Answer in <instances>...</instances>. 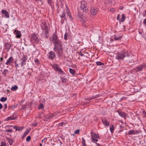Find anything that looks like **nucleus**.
<instances>
[{
    "label": "nucleus",
    "instance_id": "nucleus-1",
    "mask_svg": "<svg viewBox=\"0 0 146 146\" xmlns=\"http://www.w3.org/2000/svg\"><path fill=\"white\" fill-rule=\"evenodd\" d=\"M62 44L54 46V50L57 53L59 56H61L63 54Z\"/></svg>",
    "mask_w": 146,
    "mask_h": 146
},
{
    "label": "nucleus",
    "instance_id": "nucleus-2",
    "mask_svg": "<svg viewBox=\"0 0 146 146\" xmlns=\"http://www.w3.org/2000/svg\"><path fill=\"white\" fill-rule=\"evenodd\" d=\"M126 56H129L127 53L124 51H122L117 52V55L116 56V58L119 60H122Z\"/></svg>",
    "mask_w": 146,
    "mask_h": 146
},
{
    "label": "nucleus",
    "instance_id": "nucleus-3",
    "mask_svg": "<svg viewBox=\"0 0 146 146\" xmlns=\"http://www.w3.org/2000/svg\"><path fill=\"white\" fill-rule=\"evenodd\" d=\"M52 41L54 46L62 44L61 41L59 39L58 36L55 34H54L52 36Z\"/></svg>",
    "mask_w": 146,
    "mask_h": 146
},
{
    "label": "nucleus",
    "instance_id": "nucleus-4",
    "mask_svg": "<svg viewBox=\"0 0 146 146\" xmlns=\"http://www.w3.org/2000/svg\"><path fill=\"white\" fill-rule=\"evenodd\" d=\"M80 7L83 12L86 13L88 12V8L86 7V3L84 1H82Z\"/></svg>",
    "mask_w": 146,
    "mask_h": 146
},
{
    "label": "nucleus",
    "instance_id": "nucleus-5",
    "mask_svg": "<svg viewBox=\"0 0 146 146\" xmlns=\"http://www.w3.org/2000/svg\"><path fill=\"white\" fill-rule=\"evenodd\" d=\"M54 70L56 72H58V74L63 75L64 73L62 70L59 66L58 65H56L54 66Z\"/></svg>",
    "mask_w": 146,
    "mask_h": 146
},
{
    "label": "nucleus",
    "instance_id": "nucleus-6",
    "mask_svg": "<svg viewBox=\"0 0 146 146\" xmlns=\"http://www.w3.org/2000/svg\"><path fill=\"white\" fill-rule=\"evenodd\" d=\"M41 27L42 30L45 31V34H47L48 33V27L45 23H42L41 24Z\"/></svg>",
    "mask_w": 146,
    "mask_h": 146
},
{
    "label": "nucleus",
    "instance_id": "nucleus-7",
    "mask_svg": "<svg viewBox=\"0 0 146 146\" xmlns=\"http://www.w3.org/2000/svg\"><path fill=\"white\" fill-rule=\"evenodd\" d=\"M27 60V58L26 56L24 54L22 56V58L21 59V66H22L23 65L26 64V62Z\"/></svg>",
    "mask_w": 146,
    "mask_h": 146
},
{
    "label": "nucleus",
    "instance_id": "nucleus-8",
    "mask_svg": "<svg viewBox=\"0 0 146 146\" xmlns=\"http://www.w3.org/2000/svg\"><path fill=\"white\" fill-rule=\"evenodd\" d=\"M146 67L144 64H141L137 67L135 69V70L136 72H138L141 71L142 69L145 68Z\"/></svg>",
    "mask_w": 146,
    "mask_h": 146
},
{
    "label": "nucleus",
    "instance_id": "nucleus-9",
    "mask_svg": "<svg viewBox=\"0 0 146 146\" xmlns=\"http://www.w3.org/2000/svg\"><path fill=\"white\" fill-rule=\"evenodd\" d=\"M56 57L55 52L52 51H51L49 52L48 58L49 59L53 60Z\"/></svg>",
    "mask_w": 146,
    "mask_h": 146
},
{
    "label": "nucleus",
    "instance_id": "nucleus-10",
    "mask_svg": "<svg viewBox=\"0 0 146 146\" xmlns=\"http://www.w3.org/2000/svg\"><path fill=\"white\" fill-rule=\"evenodd\" d=\"M31 40L34 41L35 43H36L37 41L38 37L35 34H33L31 35Z\"/></svg>",
    "mask_w": 146,
    "mask_h": 146
},
{
    "label": "nucleus",
    "instance_id": "nucleus-11",
    "mask_svg": "<svg viewBox=\"0 0 146 146\" xmlns=\"http://www.w3.org/2000/svg\"><path fill=\"white\" fill-rule=\"evenodd\" d=\"M13 60L14 59L12 57H11L7 60L5 64L7 65H11L12 63H13Z\"/></svg>",
    "mask_w": 146,
    "mask_h": 146
},
{
    "label": "nucleus",
    "instance_id": "nucleus-12",
    "mask_svg": "<svg viewBox=\"0 0 146 146\" xmlns=\"http://www.w3.org/2000/svg\"><path fill=\"white\" fill-rule=\"evenodd\" d=\"M79 17L80 21L82 22H85L86 21V18L85 16L82 15L81 14H79Z\"/></svg>",
    "mask_w": 146,
    "mask_h": 146
},
{
    "label": "nucleus",
    "instance_id": "nucleus-13",
    "mask_svg": "<svg viewBox=\"0 0 146 146\" xmlns=\"http://www.w3.org/2000/svg\"><path fill=\"white\" fill-rule=\"evenodd\" d=\"M90 133L92 139L98 138L99 137V136L97 134L94 133L92 131H91Z\"/></svg>",
    "mask_w": 146,
    "mask_h": 146
},
{
    "label": "nucleus",
    "instance_id": "nucleus-14",
    "mask_svg": "<svg viewBox=\"0 0 146 146\" xmlns=\"http://www.w3.org/2000/svg\"><path fill=\"white\" fill-rule=\"evenodd\" d=\"M1 13L5 15V17L7 18H9V13L7 11L4 10H2L1 11Z\"/></svg>",
    "mask_w": 146,
    "mask_h": 146
},
{
    "label": "nucleus",
    "instance_id": "nucleus-15",
    "mask_svg": "<svg viewBox=\"0 0 146 146\" xmlns=\"http://www.w3.org/2000/svg\"><path fill=\"white\" fill-rule=\"evenodd\" d=\"M14 32L15 33L16 35V38H19L21 37V32L19 31L15 30Z\"/></svg>",
    "mask_w": 146,
    "mask_h": 146
},
{
    "label": "nucleus",
    "instance_id": "nucleus-16",
    "mask_svg": "<svg viewBox=\"0 0 146 146\" xmlns=\"http://www.w3.org/2000/svg\"><path fill=\"white\" fill-rule=\"evenodd\" d=\"M117 112L119 114L121 117L125 118L127 116L126 114L123 111H117Z\"/></svg>",
    "mask_w": 146,
    "mask_h": 146
},
{
    "label": "nucleus",
    "instance_id": "nucleus-17",
    "mask_svg": "<svg viewBox=\"0 0 146 146\" xmlns=\"http://www.w3.org/2000/svg\"><path fill=\"white\" fill-rule=\"evenodd\" d=\"M102 121L103 122V124L106 127H108L110 125V123L107 120H102Z\"/></svg>",
    "mask_w": 146,
    "mask_h": 146
},
{
    "label": "nucleus",
    "instance_id": "nucleus-18",
    "mask_svg": "<svg viewBox=\"0 0 146 146\" xmlns=\"http://www.w3.org/2000/svg\"><path fill=\"white\" fill-rule=\"evenodd\" d=\"M97 11V9H96L92 8L91 9V13L94 15H96L97 14L98 12Z\"/></svg>",
    "mask_w": 146,
    "mask_h": 146
},
{
    "label": "nucleus",
    "instance_id": "nucleus-19",
    "mask_svg": "<svg viewBox=\"0 0 146 146\" xmlns=\"http://www.w3.org/2000/svg\"><path fill=\"white\" fill-rule=\"evenodd\" d=\"M13 128L14 129H15L16 131H21L23 128V127H22L16 126H14L13 127Z\"/></svg>",
    "mask_w": 146,
    "mask_h": 146
},
{
    "label": "nucleus",
    "instance_id": "nucleus-20",
    "mask_svg": "<svg viewBox=\"0 0 146 146\" xmlns=\"http://www.w3.org/2000/svg\"><path fill=\"white\" fill-rule=\"evenodd\" d=\"M15 118H16V117H15L13 115H12L6 118L5 120V121H8L10 120L14 119Z\"/></svg>",
    "mask_w": 146,
    "mask_h": 146
},
{
    "label": "nucleus",
    "instance_id": "nucleus-21",
    "mask_svg": "<svg viewBox=\"0 0 146 146\" xmlns=\"http://www.w3.org/2000/svg\"><path fill=\"white\" fill-rule=\"evenodd\" d=\"M5 138L8 141L9 145H11L13 142V140L7 137H6Z\"/></svg>",
    "mask_w": 146,
    "mask_h": 146
},
{
    "label": "nucleus",
    "instance_id": "nucleus-22",
    "mask_svg": "<svg viewBox=\"0 0 146 146\" xmlns=\"http://www.w3.org/2000/svg\"><path fill=\"white\" fill-rule=\"evenodd\" d=\"M17 106L16 105H14L8 107V108L11 110H13L14 109L17 108Z\"/></svg>",
    "mask_w": 146,
    "mask_h": 146
},
{
    "label": "nucleus",
    "instance_id": "nucleus-23",
    "mask_svg": "<svg viewBox=\"0 0 146 146\" xmlns=\"http://www.w3.org/2000/svg\"><path fill=\"white\" fill-rule=\"evenodd\" d=\"M136 133V132L134 130H130L128 132L127 134L128 135H129L131 134H135Z\"/></svg>",
    "mask_w": 146,
    "mask_h": 146
},
{
    "label": "nucleus",
    "instance_id": "nucleus-24",
    "mask_svg": "<svg viewBox=\"0 0 146 146\" xmlns=\"http://www.w3.org/2000/svg\"><path fill=\"white\" fill-rule=\"evenodd\" d=\"M115 39L116 40H120L121 38L122 37L121 36L116 35H115Z\"/></svg>",
    "mask_w": 146,
    "mask_h": 146
},
{
    "label": "nucleus",
    "instance_id": "nucleus-25",
    "mask_svg": "<svg viewBox=\"0 0 146 146\" xmlns=\"http://www.w3.org/2000/svg\"><path fill=\"white\" fill-rule=\"evenodd\" d=\"M69 72L70 73L72 74V75H75V71L72 68H70Z\"/></svg>",
    "mask_w": 146,
    "mask_h": 146
},
{
    "label": "nucleus",
    "instance_id": "nucleus-26",
    "mask_svg": "<svg viewBox=\"0 0 146 146\" xmlns=\"http://www.w3.org/2000/svg\"><path fill=\"white\" fill-rule=\"evenodd\" d=\"M67 14L68 16L69 17V18L70 19V20L71 21H72L73 19L71 15L70 14V12L69 11H68L67 12Z\"/></svg>",
    "mask_w": 146,
    "mask_h": 146
},
{
    "label": "nucleus",
    "instance_id": "nucleus-27",
    "mask_svg": "<svg viewBox=\"0 0 146 146\" xmlns=\"http://www.w3.org/2000/svg\"><path fill=\"white\" fill-rule=\"evenodd\" d=\"M114 129V125L113 124L111 125V126L110 127V130L111 133H112Z\"/></svg>",
    "mask_w": 146,
    "mask_h": 146
},
{
    "label": "nucleus",
    "instance_id": "nucleus-28",
    "mask_svg": "<svg viewBox=\"0 0 146 146\" xmlns=\"http://www.w3.org/2000/svg\"><path fill=\"white\" fill-rule=\"evenodd\" d=\"M125 17L124 14H122V18L121 19L120 21L121 22H123L125 20Z\"/></svg>",
    "mask_w": 146,
    "mask_h": 146
},
{
    "label": "nucleus",
    "instance_id": "nucleus-29",
    "mask_svg": "<svg viewBox=\"0 0 146 146\" xmlns=\"http://www.w3.org/2000/svg\"><path fill=\"white\" fill-rule=\"evenodd\" d=\"M18 88V87L17 86L15 85L13 86L12 87L11 89L12 91H15Z\"/></svg>",
    "mask_w": 146,
    "mask_h": 146
},
{
    "label": "nucleus",
    "instance_id": "nucleus-30",
    "mask_svg": "<svg viewBox=\"0 0 146 146\" xmlns=\"http://www.w3.org/2000/svg\"><path fill=\"white\" fill-rule=\"evenodd\" d=\"M96 63L98 66L103 65L104 64L103 62L100 61L97 62Z\"/></svg>",
    "mask_w": 146,
    "mask_h": 146
},
{
    "label": "nucleus",
    "instance_id": "nucleus-31",
    "mask_svg": "<svg viewBox=\"0 0 146 146\" xmlns=\"http://www.w3.org/2000/svg\"><path fill=\"white\" fill-rule=\"evenodd\" d=\"M7 98L6 97H2L0 99V101L2 102H4L7 100Z\"/></svg>",
    "mask_w": 146,
    "mask_h": 146
},
{
    "label": "nucleus",
    "instance_id": "nucleus-32",
    "mask_svg": "<svg viewBox=\"0 0 146 146\" xmlns=\"http://www.w3.org/2000/svg\"><path fill=\"white\" fill-rule=\"evenodd\" d=\"M26 108V105H23L22 106V107L20 109L22 110H25Z\"/></svg>",
    "mask_w": 146,
    "mask_h": 146
},
{
    "label": "nucleus",
    "instance_id": "nucleus-33",
    "mask_svg": "<svg viewBox=\"0 0 146 146\" xmlns=\"http://www.w3.org/2000/svg\"><path fill=\"white\" fill-rule=\"evenodd\" d=\"M44 107V106L42 104H40L38 108L39 109H43Z\"/></svg>",
    "mask_w": 146,
    "mask_h": 146
},
{
    "label": "nucleus",
    "instance_id": "nucleus-34",
    "mask_svg": "<svg viewBox=\"0 0 146 146\" xmlns=\"http://www.w3.org/2000/svg\"><path fill=\"white\" fill-rule=\"evenodd\" d=\"M38 124V123L35 122V123H32L31 124L32 126H36Z\"/></svg>",
    "mask_w": 146,
    "mask_h": 146
},
{
    "label": "nucleus",
    "instance_id": "nucleus-35",
    "mask_svg": "<svg viewBox=\"0 0 146 146\" xmlns=\"http://www.w3.org/2000/svg\"><path fill=\"white\" fill-rule=\"evenodd\" d=\"M6 132H11L13 131L11 129H6L5 131Z\"/></svg>",
    "mask_w": 146,
    "mask_h": 146
},
{
    "label": "nucleus",
    "instance_id": "nucleus-36",
    "mask_svg": "<svg viewBox=\"0 0 146 146\" xmlns=\"http://www.w3.org/2000/svg\"><path fill=\"white\" fill-rule=\"evenodd\" d=\"M62 81L63 83H65L66 81V79L63 77L61 78Z\"/></svg>",
    "mask_w": 146,
    "mask_h": 146
},
{
    "label": "nucleus",
    "instance_id": "nucleus-37",
    "mask_svg": "<svg viewBox=\"0 0 146 146\" xmlns=\"http://www.w3.org/2000/svg\"><path fill=\"white\" fill-rule=\"evenodd\" d=\"M6 143L2 141L1 143L0 146H6Z\"/></svg>",
    "mask_w": 146,
    "mask_h": 146
},
{
    "label": "nucleus",
    "instance_id": "nucleus-38",
    "mask_svg": "<svg viewBox=\"0 0 146 146\" xmlns=\"http://www.w3.org/2000/svg\"><path fill=\"white\" fill-rule=\"evenodd\" d=\"M4 109L3 110L4 112H5V110L7 108V104H4Z\"/></svg>",
    "mask_w": 146,
    "mask_h": 146
},
{
    "label": "nucleus",
    "instance_id": "nucleus-39",
    "mask_svg": "<svg viewBox=\"0 0 146 146\" xmlns=\"http://www.w3.org/2000/svg\"><path fill=\"white\" fill-rule=\"evenodd\" d=\"M68 34L66 33L64 35V39L65 40H67L68 39L67 38Z\"/></svg>",
    "mask_w": 146,
    "mask_h": 146
},
{
    "label": "nucleus",
    "instance_id": "nucleus-40",
    "mask_svg": "<svg viewBox=\"0 0 146 146\" xmlns=\"http://www.w3.org/2000/svg\"><path fill=\"white\" fill-rule=\"evenodd\" d=\"M34 61L37 64H39L40 62L38 60V58H36L34 60Z\"/></svg>",
    "mask_w": 146,
    "mask_h": 146
},
{
    "label": "nucleus",
    "instance_id": "nucleus-41",
    "mask_svg": "<svg viewBox=\"0 0 146 146\" xmlns=\"http://www.w3.org/2000/svg\"><path fill=\"white\" fill-rule=\"evenodd\" d=\"M6 47L7 49H9L11 47V46L9 44H7L6 45Z\"/></svg>",
    "mask_w": 146,
    "mask_h": 146
},
{
    "label": "nucleus",
    "instance_id": "nucleus-42",
    "mask_svg": "<svg viewBox=\"0 0 146 146\" xmlns=\"http://www.w3.org/2000/svg\"><path fill=\"white\" fill-rule=\"evenodd\" d=\"M8 71V70L7 69H5L4 70H3V73L4 74V75H5L7 72Z\"/></svg>",
    "mask_w": 146,
    "mask_h": 146
},
{
    "label": "nucleus",
    "instance_id": "nucleus-43",
    "mask_svg": "<svg viewBox=\"0 0 146 146\" xmlns=\"http://www.w3.org/2000/svg\"><path fill=\"white\" fill-rule=\"evenodd\" d=\"M121 17V16L120 15L118 14L117 15V19L118 21H120V18Z\"/></svg>",
    "mask_w": 146,
    "mask_h": 146
},
{
    "label": "nucleus",
    "instance_id": "nucleus-44",
    "mask_svg": "<svg viewBox=\"0 0 146 146\" xmlns=\"http://www.w3.org/2000/svg\"><path fill=\"white\" fill-rule=\"evenodd\" d=\"M92 141L93 142L95 143L98 141V140L95 138L92 139Z\"/></svg>",
    "mask_w": 146,
    "mask_h": 146
},
{
    "label": "nucleus",
    "instance_id": "nucleus-45",
    "mask_svg": "<svg viewBox=\"0 0 146 146\" xmlns=\"http://www.w3.org/2000/svg\"><path fill=\"white\" fill-rule=\"evenodd\" d=\"M31 139V137L30 136H27L26 138V140L27 141H29Z\"/></svg>",
    "mask_w": 146,
    "mask_h": 146
},
{
    "label": "nucleus",
    "instance_id": "nucleus-46",
    "mask_svg": "<svg viewBox=\"0 0 146 146\" xmlns=\"http://www.w3.org/2000/svg\"><path fill=\"white\" fill-rule=\"evenodd\" d=\"M79 131L80 130L79 129H77L75 131L74 133L76 134H78L79 133Z\"/></svg>",
    "mask_w": 146,
    "mask_h": 146
},
{
    "label": "nucleus",
    "instance_id": "nucleus-47",
    "mask_svg": "<svg viewBox=\"0 0 146 146\" xmlns=\"http://www.w3.org/2000/svg\"><path fill=\"white\" fill-rule=\"evenodd\" d=\"M65 16V14L64 12L62 14V15L60 16V17L61 18H63Z\"/></svg>",
    "mask_w": 146,
    "mask_h": 146
},
{
    "label": "nucleus",
    "instance_id": "nucleus-48",
    "mask_svg": "<svg viewBox=\"0 0 146 146\" xmlns=\"http://www.w3.org/2000/svg\"><path fill=\"white\" fill-rule=\"evenodd\" d=\"M142 115L144 117H145L146 116V112L145 111H144L142 112Z\"/></svg>",
    "mask_w": 146,
    "mask_h": 146
},
{
    "label": "nucleus",
    "instance_id": "nucleus-49",
    "mask_svg": "<svg viewBox=\"0 0 146 146\" xmlns=\"http://www.w3.org/2000/svg\"><path fill=\"white\" fill-rule=\"evenodd\" d=\"M110 11L111 12H113L115 11V9L113 8H111L110 9Z\"/></svg>",
    "mask_w": 146,
    "mask_h": 146
},
{
    "label": "nucleus",
    "instance_id": "nucleus-50",
    "mask_svg": "<svg viewBox=\"0 0 146 146\" xmlns=\"http://www.w3.org/2000/svg\"><path fill=\"white\" fill-rule=\"evenodd\" d=\"M97 97V96H92V97H90V98L91 99V100L92 99H93L95 98H96Z\"/></svg>",
    "mask_w": 146,
    "mask_h": 146
},
{
    "label": "nucleus",
    "instance_id": "nucleus-51",
    "mask_svg": "<svg viewBox=\"0 0 146 146\" xmlns=\"http://www.w3.org/2000/svg\"><path fill=\"white\" fill-rule=\"evenodd\" d=\"M64 124V125H65V123H64L63 122L60 123H59V126H62Z\"/></svg>",
    "mask_w": 146,
    "mask_h": 146
},
{
    "label": "nucleus",
    "instance_id": "nucleus-52",
    "mask_svg": "<svg viewBox=\"0 0 146 146\" xmlns=\"http://www.w3.org/2000/svg\"><path fill=\"white\" fill-rule=\"evenodd\" d=\"M143 24L145 25L146 26V18L144 19L143 21Z\"/></svg>",
    "mask_w": 146,
    "mask_h": 146
},
{
    "label": "nucleus",
    "instance_id": "nucleus-53",
    "mask_svg": "<svg viewBox=\"0 0 146 146\" xmlns=\"http://www.w3.org/2000/svg\"><path fill=\"white\" fill-rule=\"evenodd\" d=\"M28 133V132L27 131H25L24 134V136H26Z\"/></svg>",
    "mask_w": 146,
    "mask_h": 146
},
{
    "label": "nucleus",
    "instance_id": "nucleus-54",
    "mask_svg": "<svg viewBox=\"0 0 146 146\" xmlns=\"http://www.w3.org/2000/svg\"><path fill=\"white\" fill-rule=\"evenodd\" d=\"M52 0H48V2L49 5H50L51 3Z\"/></svg>",
    "mask_w": 146,
    "mask_h": 146
},
{
    "label": "nucleus",
    "instance_id": "nucleus-55",
    "mask_svg": "<svg viewBox=\"0 0 146 146\" xmlns=\"http://www.w3.org/2000/svg\"><path fill=\"white\" fill-rule=\"evenodd\" d=\"M82 144L85 143V140L83 138L82 139Z\"/></svg>",
    "mask_w": 146,
    "mask_h": 146
},
{
    "label": "nucleus",
    "instance_id": "nucleus-56",
    "mask_svg": "<svg viewBox=\"0 0 146 146\" xmlns=\"http://www.w3.org/2000/svg\"><path fill=\"white\" fill-rule=\"evenodd\" d=\"M3 54H2V56L0 58V61H2L3 60Z\"/></svg>",
    "mask_w": 146,
    "mask_h": 146
},
{
    "label": "nucleus",
    "instance_id": "nucleus-57",
    "mask_svg": "<svg viewBox=\"0 0 146 146\" xmlns=\"http://www.w3.org/2000/svg\"><path fill=\"white\" fill-rule=\"evenodd\" d=\"M85 100H91L90 97L89 98H85Z\"/></svg>",
    "mask_w": 146,
    "mask_h": 146
},
{
    "label": "nucleus",
    "instance_id": "nucleus-58",
    "mask_svg": "<svg viewBox=\"0 0 146 146\" xmlns=\"http://www.w3.org/2000/svg\"><path fill=\"white\" fill-rule=\"evenodd\" d=\"M45 34V36L46 37V38H47L48 36V33L47 34Z\"/></svg>",
    "mask_w": 146,
    "mask_h": 146
},
{
    "label": "nucleus",
    "instance_id": "nucleus-59",
    "mask_svg": "<svg viewBox=\"0 0 146 146\" xmlns=\"http://www.w3.org/2000/svg\"><path fill=\"white\" fill-rule=\"evenodd\" d=\"M15 66L17 68L19 66V64H16Z\"/></svg>",
    "mask_w": 146,
    "mask_h": 146
},
{
    "label": "nucleus",
    "instance_id": "nucleus-60",
    "mask_svg": "<svg viewBox=\"0 0 146 146\" xmlns=\"http://www.w3.org/2000/svg\"><path fill=\"white\" fill-rule=\"evenodd\" d=\"M2 107L3 106L2 105L1 103H0V109H1L2 108Z\"/></svg>",
    "mask_w": 146,
    "mask_h": 146
},
{
    "label": "nucleus",
    "instance_id": "nucleus-61",
    "mask_svg": "<svg viewBox=\"0 0 146 146\" xmlns=\"http://www.w3.org/2000/svg\"><path fill=\"white\" fill-rule=\"evenodd\" d=\"M96 145L97 146H100V144L96 143Z\"/></svg>",
    "mask_w": 146,
    "mask_h": 146
},
{
    "label": "nucleus",
    "instance_id": "nucleus-62",
    "mask_svg": "<svg viewBox=\"0 0 146 146\" xmlns=\"http://www.w3.org/2000/svg\"><path fill=\"white\" fill-rule=\"evenodd\" d=\"M82 146H87L85 143L82 144Z\"/></svg>",
    "mask_w": 146,
    "mask_h": 146
},
{
    "label": "nucleus",
    "instance_id": "nucleus-63",
    "mask_svg": "<svg viewBox=\"0 0 146 146\" xmlns=\"http://www.w3.org/2000/svg\"><path fill=\"white\" fill-rule=\"evenodd\" d=\"M139 33L140 34V35H141V36H142V34L141 33H140V32H139Z\"/></svg>",
    "mask_w": 146,
    "mask_h": 146
},
{
    "label": "nucleus",
    "instance_id": "nucleus-64",
    "mask_svg": "<svg viewBox=\"0 0 146 146\" xmlns=\"http://www.w3.org/2000/svg\"><path fill=\"white\" fill-rule=\"evenodd\" d=\"M139 33L140 34V35H141V36H142V34L141 33H140V32H139Z\"/></svg>",
    "mask_w": 146,
    "mask_h": 146
}]
</instances>
